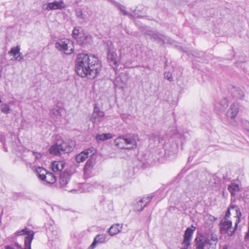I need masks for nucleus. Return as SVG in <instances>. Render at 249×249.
<instances>
[{"instance_id": "nucleus-1", "label": "nucleus", "mask_w": 249, "mask_h": 249, "mask_svg": "<svg viewBox=\"0 0 249 249\" xmlns=\"http://www.w3.org/2000/svg\"><path fill=\"white\" fill-rule=\"evenodd\" d=\"M101 69V63L95 55L83 53L78 55L75 71L81 77L93 79L100 72Z\"/></svg>"}, {"instance_id": "nucleus-2", "label": "nucleus", "mask_w": 249, "mask_h": 249, "mask_svg": "<svg viewBox=\"0 0 249 249\" xmlns=\"http://www.w3.org/2000/svg\"><path fill=\"white\" fill-rule=\"evenodd\" d=\"M75 145V142L72 140L57 141L49 147L48 151L51 155L60 156L72 151Z\"/></svg>"}, {"instance_id": "nucleus-3", "label": "nucleus", "mask_w": 249, "mask_h": 249, "mask_svg": "<svg viewBox=\"0 0 249 249\" xmlns=\"http://www.w3.org/2000/svg\"><path fill=\"white\" fill-rule=\"evenodd\" d=\"M236 213L238 218L236 220L235 227L234 228L232 227V222L231 221L224 219L221 220L220 224V229L221 233H227L230 236L233 235L240 221V217L241 216V213L239 209H236Z\"/></svg>"}, {"instance_id": "nucleus-4", "label": "nucleus", "mask_w": 249, "mask_h": 249, "mask_svg": "<svg viewBox=\"0 0 249 249\" xmlns=\"http://www.w3.org/2000/svg\"><path fill=\"white\" fill-rule=\"evenodd\" d=\"M55 47L59 51L67 54L73 52L74 47L72 42L69 39H61L55 43Z\"/></svg>"}, {"instance_id": "nucleus-5", "label": "nucleus", "mask_w": 249, "mask_h": 249, "mask_svg": "<svg viewBox=\"0 0 249 249\" xmlns=\"http://www.w3.org/2000/svg\"><path fill=\"white\" fill-rule=\"evenodd\" d=\"M18 235H24V249H31V245L34 236V232L28 228H25L18 232Z\"/></svg>"}, {"instance_id": "nucleus-6", "label": "nucleus", "mask_w": 249, "mask_h": 249, "mask_svg": "<svg viewBox=\"0 0 249 249\" xmlns=\"http://www.w3.org/2000/svg\"><path fill=\"white\" fill-rule=\"evenodd\" d=\"M239 105L236 102L233 103L227 112V119L230 120L231 124L233 126L236 125L235 118L239 111Z\"/></svg>"}, {"instance_id": "nucleus-7", "label": "nucleus", "mask_w": 249, "mask_h": 249, "mask_svg": "<svg viewBox=\"0 0 249 249\" xmlns=\"http://www.w3.org/2000/svg\"><path fill=\"white\" fill-rule=\"evenodd\" d=\"M146 35L151 39L158 43H170V39L165 36L155 31H148L146 32Z\"/></svg>"}, {"instance_id": "nucleus-8", "label": "nucleus", "mask_w": 249, "mask_h": 249, "mask_svg": "<svg viewBox=\"0 0 249 249\" xmlns=\"http://www.w3.org/2000/svg\"><path fill=\"white\" fill-rule=\"evenodd\" d=\"M66 7V5L62 0H53L52 2L44 4L43 6V10H62Z\"/></svg>"}, {"instance_id": "nucleus-9", "label": "nucleus", "mask_w": 249, "mask_h": 249, "mask_svg": "<svg viewBox=\"0 0 249 249\" xmlns=\"http://www.w3.org/2000/svg\"><path fill=\"white\" fill-rule=\"evenodd\" d=\"M107 61L110 65L114 69H117L119 66L118 56L113 48V47H109L107 50Z\"/></svg>"}, {"instance_id": "nucleus-10", "label": "nucleus", "mask_w": 249, "mask_h": 249, "mask_svg": "<svg viewBox=\"0 0 249 249\" xmlns=\"http://www.w3.org/2000/svg\"><path fill=\"white\" fill-rule=\"evenodd\" d=\"M76 17L79 20L86 21L91 15V11L88 8H77L75 10Z\"/></svg>"}, {"instance_id": "nucleus-11", "label": "nucleus", "mask_w": 249, "mask_h": 249, "mask_svg": "<svg viewBox=\"0 0 249 249\" xmlns=\"http://www.w3.org/2000/svg\"><path fill=\"white\" fill-rule=\"evenodd\" d=\"M27 156L28 158L24 160L29 164H34L39 161L42 158V154L35 151H29Z\"/></svg>"}, {"instance_id": "nucleus-12", "label": "nucleus", "mask_w": 249, "mask_h": 249, "mask_svg": "<svg viewBox=\"0 0 249 249\" xmlns=\"http://www.w3.org/2000/svg\"><path fill=\"white\" fill-rule=\"evenodd\" d=\"M229 90L231 95L236 100L242 99L245 96L244 91L240 88L231 86L229 88Z\"/></svg>"}, {"instance_id": "nucleus-13", "label": "nucleus", "mask_w": 249, "mask_h": 249, "mask_svg": "<svg viewBox=\"0 0 249 249\" xmlns=\"http://www.w3.org/2000/svg\"><path fill=\"white\" fill-rule=\"evenodd\" d=\"M124 139L126 149H131L136 147L137 142L133 135L131 134L125 135Z\"/></svg>"}, {"instance_id": "nucleus-14", "label": "nucleus", "mask_w": 249, "mask_h": 249, "mask_svg": "<svg viewBox=\"0 0 249 249\" xmlns=\"http://www.w3.org/2000/svg\"><path fill=\"white\" fill-rule=\"evenodd\" d=\"M104 116V112L100 110L98 107H95L94 108V111L90 117V120L93 123H96L100 122Z\"/></svg>"}, {"instance_id": "nucleus-15", "label": "nucleus", "mask_w": 249, "mask_h": 249, "mask_svg": "<svg viewBox=\"0 0 249 249\" xmlns=\"http://www.w3.org/2000/svg\"><path fill=\"white\" fill-rule=\"evenodd\" d=\"M94 154L93 150L90 149H87L76 155L75 160L77 162L81 163L84 162L87 159L89 155H92Z\"/></svg>"}, {"instance_id": "nucleus-16", "label": "nucleus", "mask_w": 249, "mask_h": 249, "mask_svg": "<svg viewBox=\"0 0 249 249\" xmlns=\"http://www.w3.org/2000/svg\"><path fill=\"white\" fill-rule=\"evenodd\" d=\"M106 235L105 234H98L94 238V240L88 249H94L98 244L104 243L106 241Z\"/></svg>"}, {"instance_id": "nucleus-17", "label": "nucleus", "mask_w": 249, "mask_h": 249, "mask_svg": "<svg viewBox=\"0 0 249 249\" xmlns=\"http://www.w3.org/2000/svg\"><path fill=\"white\" fill-rule=\"evenodd\" d=\"M195 242L196 245V249H204L205 246L209 243V240L205 239L204 236H197Z\"/></svg>"}, {"instance_id": "nucleus-18", "label": "nucleus", "mask_w": 249, "mask_h": 249, "mask_svg": "<svg viewBox=\"0 0 249 249\" xmlns=\"http://www.w3.org/2000/svg\"><path fill=\"white\" fill-rule=\"evenodd\" d=\"M82 29L81 27H75L72 31V36L76 39H79L78 41L81 42V43H83L86 37L83 36V34L82 33Z\"/></svg>"}, {"instance_id": "nucleus-19", "label": "nucleus", "mask_w": 249, "mask_h": 249, "mask_svg": "<svg viewBox=\"0 0 249 249\" xmlns=\"http://www.w3.org/2000/svg\"><path fill=\"white\" fill-rule=\"evenodd\" d=\"M123 228V224H115L112 225L108 230V234L110 236H114L120 232Z\"/></svg>"}, {"instance_id": "nucleus-20", "label": "nucleus", "mask_w": 249, "mask_h": 249, "mask_svg": "<svg viewBox=\"0 0 249 249\" xmlns=\"http://www.w3.org/2000/svg\"><path fill=\"white\" fill-rule=\"evenodd\" d=\"M71 178V175L68 172H64L61 174L59 179V183L61 187L64 188L66 187Z\"/></svg>"}, {"instance_id": "nucleus-21", "label": "nucleus", "mask_w": 249, "mask_h": 249, "mask_svg": "<svg viewBox=\"0 0 249 249\" xmlns=\"http://www.w3.org/2000/svg\"><path fill=\"white\" fill-rule=\"evenodd\" d=\"M65 163L63 160L55 161L52 164V168L53 172L61 171L63 169Z\"/></svg>"}, {"instance_id": "nucleus-22", "label": "nucleus", "mask_w": 249, "mask_h": 249, "mask_svg": "<svg viewBox=\"0 0 249 249\" xmlns=\"http://www.w3.org/2000/svg\"><path fill=\"white\" fill-rule=\"evenodd\" d=\"M114 137V135L110 133H103L98 134L96 136V139L97 142H103L110 139H111Z\"/></svg>"}, {"instance_id": "nucleus-23", "label": "nucleus", "mask_w": 249, "mask_h": 249, "mask_svg": "<svg viewBox=\"0 0 249 249\" xmlns=\"http://www.w3.org/2000/svg\"><path fill=\"white\" fill-rule=\"evenodd\" d=\"M228 106V101L226 98L222 99L218 105L215 106V109L219 111L224 110Z\"/></svg>"}, {"instance_id": "nucleus-24", "label": "nucleus", "mask_w": 249, "mask_h": 249, "mask_svg": "<svg viewBox=\"0 0 249 249\" xmlns=\"http://www.w3.org/2000/svg\"><path fill=\"white\" fill-rule=\"evenodd\" d=\"M205 239H208L209 240V245L210 247L213 248L215 247L218 241V239L216 235L213 233H212L210 235H208L207 236L205 237Z\"/></svg>"}, {"instance_id": "nucleus-25", "label": "nucleus", "mask_w": 249, "mask_h": 249, "mask_svg": "<svg viewBox=\"0 0 249 249\" xmlns=\"http://www.w3.org/2000/svg\"><path fill=\"white\" fill-rule=\"evenodd\" d=\"M192 228H187L183 235V239L191 241L193 233L196 230V228L194 226H192Z\"/></svg>"}, {"instance_id": "nucleus-26", "label": "nucleus", "mask_w": 249, "mask_h": 249, "mask_svg": "<svg viewBox=\"0 0 249 249\" xmlns=\"http://www.w3.org/2000/svg\"><path fill=\"white\" fill-rule=\"evenodd\" d=\"M115 146L121 149H125L124 135L118 137L114 140Z\"/></svg>"}, {"instance_id": "nucleus-27", "label": "nucleus", "mask_w": 249, "mask_h": 249, "mask_svg": "<svg viewBox=\"0 0 249 249\" xmlns=\"http://www.w3.org/2000/svg\"><path fill=\"white\" fill-rule=\"evenodd\" d=\"M63 109L56 107L51 110L50 115L53 119H57L61 116Z\"/></svg>"}, {"instance_id": "nucleus-28", "label": "nucleus", "mask_w": 249, "mask_h": 249, "mask_svg": "<svg viewBox=\"0 0 249 249\" xmlns=\"http://www.w3.org/2000/svg\"><path fill=\"white\" fill-rule=\"evenodd\" d=\"M49 184H53L56 181L55 176L53 173L48 172L47 175L44 177V179L42 180Z\"/></svg>"}, {"instance_id": "nucleus-29", "label": "nucleus", "mask_w": 249, "mask_h": 249, "mask_svg": "<svg viewBox=\"0 0 249 249\" xmlns=\"http://www.w3.org/2000/svg\"><path fill=\"white\" fill-rule=\"evenodd\" d=\"M36 171L38 175V178L41 180H43L44 177L48 173L45 168L40 166L36 168Z\"/></svg>"}, {"instance_id": "nucleus-30", "label": "nucleus", "mask_w": 249, "mask_h": 249, "mask_svg": "<svg viewBox=\"0 0 249 249\" xmlns=\"http://www.w3.org/2000/svg\"><path fill=\"white\" fill-rule=\"evenodd\" d=\"M228 191L231 196H234L239 190V186L235 183H232L228 186Z\"/></svg>"}, {"instance_id": "nucleus-31", "label": "nucleus", "mask_w": 249, "mask_h": 249, "mask_svg": "<svg viewBox=\"0 0 249 249\" xmlns=\"http://www.w3.org/2000/svg\"><path fill=\"white\" fill-rule=\"evenodd\" d=\"M0 110L1 112L5 114H8L12 111V109L10 108L9 105L6 103H3L0 105Z\"/></svg>"}, {"instance_id": "nucleus-32", "label": "nucleus", "mask_w": 249, "mask_h": 249, "mask_svg": "<svg viewBox=\"0 0 249 249\" xmlns=\"http://www.w3.org/2000/svg\"><path fill=\"white\" fill-rule=\"evenodd\" d=\"M95 162L92 159H89L86 163L84 171L85 172H87L89 171L93 167Z\"/></svg>"}, {"instance_id": "nucleus-33", "label": "nucleus", "mask_w": 249, "mask_h": 249, "mask_svg": "<svg viewBox=\"0 0 249 249\" xmlns=\"http://www.w3.org/2000/svg\"><path fill=\"white\" fill-rule=\"evenodd\" d=\"M145 199L140 200L136 204V209L137 211H142L143 210L145 206V204H144Z\"/></svg>"}, {"instance_id": "nucleus-34", "label": "nucleus", "mask_w": 249, "mask_h": 249, "mask_svg": "<svg viewBox=\"0 0 249 249\" xmlns=\"http://www.w3.org/2000/svg\"><path fill=\"white\" fill-rule=\"evenodd\" d=\"M20 48L19 46H17L16 47H13L11 49L9 53H11L14 57L20 53Z\"/></svg>"}, {"instance_id": "nucleus-35", "label": "nucleus", "mask_w": 249, "mask_h": 249, "mask_svg": "<svg viewBox=\"0 0 249 249\" xmlns=\"http://www.w3.org/2000/svg\"><path fill=\"white\" fill-rule=\"evenodd\" d=\"M191 241L183 239L181 243L182 247L180 249H188L189 247L191 245Z\"/></svg>"}, {"instance_id": "nucleus-36", "label": "nucleus", "mask_w": 249, "mask_h": 249, "mask_svg": "<svg viewBox=\"0 0 249 249\" xmlns=\"http://www.w3.org/2000/svg\"><path fill=\"white\" fill-rule=\"evenodd\" d=\"M235 209V211H236V209H239L236 206H231L228 209L226 213L225 214L224 220H228V217H230L231 213H230V209Z\"/></svg>"}, {"instance_id": "nucleus-37", "label": "nucleus", "mask_w": 249, "mask_h": 249, "mask_svg": "<svg viewBox=\"0 0 249 249\" xmlns=\"http://www.w3.org/2000/svg\"><path fill=\"white\" fill-rule=\"evenodd\" d=\"M164 78L167 80H168L169 81H173V77L172 74L171 72L169 71H166L164 73Z\"/></svg>"}, {"instance_id": "nucleus-38", "label": "nucleus", "mask_w": 249, "mask_h": 249, "mask_svg": "<svg viewBox=\"0 0 249 249\" xmlns=\"http://www.w3.org/2000/svg\"><path fill=\"white\" fill-rule=\"evenodd\" d=\"M177 145H175L174 149L171 152V153H170V150L168 149H166L165 151V154H168L170 155H172V154H175L177 153Z\"/></svg>"}, {"instance_id": "nucleus-39", "label": "nucleus", "mask_w": 249, "mask_h": 249, "mask_svg": "<svg viewBox=\"0 0 249 249\" xmlns=\"http://www.w3.org/2000/svg\"><path fill=\"white\" fill-rule=\"evenodd\" d=\"M120 9L124 15H128L131 18H133V16L132 14H128L127 13V11L124 9V6H121Z\"/></svg>"}, {"instance_id": "nucleus-40", "label": "nucleus", "mask_w": 249, "mask_h": 249, "mask_svg": "<svg viewBox=\"0 0 249 249\" xmlns=\"http://www.w3.org/2000/svg\"><path fill=\"white\" fill-rule=\"evenodd\" d=\"M153 196H154L152 195H150L146 197H143L142 199L145 200V201H144V204H145V205H146L147 203H148L149 202H150L151 200V199L153 198Z\"/></svg>"}, {"instance_id": "nucleus-41", "label": "nucleus", "mask_w": 249, "mask_h": 249, "mask_svg": "<svg viewBox=\"0 0 249 249\" xmlns=\"http://www.w3.org/2000/svg\"><path fill=\"white\" fill-rule=\"evenodd\" d=\"M243 126L245 129L249 131V122L246 120L242 121Z\"/></svg>"}, {"instance_id": "nucleus-42", "label": "nucleus", "mask_w": 249, "mask_h": 249, "mask_svg": "<svg viewBox=\"0 0 249 249\" xmlns=\"http://www.w3.org/2000/svg\"><path fill=\"white\" fill-rule=\"evenodd\" d=\"M149 139H150V140H156V139L159 140L158 135L155 134H151L150 136Z\"/></svg>"}, {"instance_id": "nucleus-43", "label": "nucleus", "mask_w": 249, "mask_h": 249, "mask_svg": "<svg viewBox=\"0 0 249 249\" xmlns=\"http://www.w3.org/2000/svg\"><path fill=\"white\" fill-rule=\"evenodd\" d=\"M18 55H16L15 57V59L16 60H17V61H21V60H22L23 59V56H21V54L20 53H18Z\"/></svg>"}, {"instance_id": "nucleus-44", "label": "nucleus", "mask_w": 249, "mask_h": 249, "mask_svg": "<svg viewBox=\"0 0 249 249\" xmlns=\"http://www.w3.org/2000/svg\"><path fill=\"white\" fill-rule=\"evenodd\" d=\"M5 141V137L2 134L0 133V142L2 143H4Z\"/></svg>"}, {"instance_id": "nucleus-45", "label": "nucleus", "mask_w": 249, "mask_h": 249, "mask_svg": "<svg viewBox=\"0 0 249 249\" xmlns=\"http://www.w3.org/2000/svg\"><path fill=\"white\" fill-rule=\"evenodd\" d=\"M8 105H9V107L10 106H13L14 105H15V101H10L8 104H7Z\"/></svg>"}, {"instance_id": "nucleus-46", "label": "nucleus", "mask_w": 249, "mask_h": 249, "mask_svg": "<svg viewBox=\"0 0 249 249\" xmlns=\"http://www.w3.org/2000/svg\"><path fill=\"white\" fill-rule=\"evenodd\" d=\"M5 249H14L13 248L10 247L9 245H7L5 247Z\"/></svg>"}, {"instance_id": "nucleus-47", "label": "nucleus", "mask_w": 249, "mask_h": 249, "mask_svg": "<svg viewBox=\"0 0 249 249\" xmlns=\"http://www.w3.org/2000/svg\"><path fill=\"white\" fill-rule=\"evenodd\" d=\"M2 211H1V212H0V223L1 222V215H2Z\"/></svg>"}, {"instance_id": "nucleus-48", "label": "nucleus", "mask_w": 249, "mask_h": 249, "mask_svg": "<svg viewBox=\"0 0 249 249\" xmlns=\"http://www.w3.org/2000/svg\"><path fill=\"white\" fill-rule=\"evenodd\" d=\"M16 245L18 248H20V249H22L21 246L18 245V244H16Z\"/></svg>"}, {"instance_id": "nucleus-49", "label": "nucleus", "mask_w": 249, "mask_h": 249, "mask_svg": "<svg viewBox=\"0 0 249 249\" xmlns=\"http://www.w3.org/2000/svg\"><path fill=\"white\" fill-rule=\"evenodd\" d=\"M214 184H215V182H214L213 184H211L210 186L212 187H213L214 186Z\"/></svg>"}, {"instance_id": "nucleus-50", "label": "nucleus", "mask_w": 249, "mask_h": 249, "mask_svg": "<svg viewBox=\"0 0 249 249\" xmlns=\"http://www.w3.org/2000/svg\"><path fill=\"white\" fill-rule=\"evenodd\" d=\"M181 207H182L183 210H185V209H187V207L184 205L183 206H181Z\"/></svg>"}, {"instance_id": "nucleus-51", "label": "nucleus", "mask_w": 249, "mask_h": 249, "mask_svg": "<svg viewBox=\"0 0 249 249\" xmlns=\"http://www.w3.org/2000/svg\"><path fill=\"white\" fill-rule=\"evenodd\" d=\"M65 190H67V191H69V192H71V191H72V190H71V189H69L68 188H66L65 189Z\"/></svg>"}, {"instance_id": "nucleus-52", "label": "nucleus", "mask_w": 249, "mask_h": 249, "mask_svg": "<svg viewBox=\"0 0 249 249\" xmlns=\"http://www.w3.org/2000/svg\"><path fill=\"white\" fill-rule=\"evenodd\" d=\"M136 11H137L136 10H134V16H136V15H137V14H136L137 12Z\"/></svg>"}, {"instance_id": "nucleus-53", "label": "nucleus", "mask_w": 249, "mask_h": 249, "mask_svg": "<svg viewBox=\"0 0 249 249\" xmlns=\"http://www.w3.org/2000/svg\"><path fill=\"white\" fill-rule=\"evenodd\" d=\"M222 249H228V247L226 246H224Z\"/></svg>"}, {"instance_id": "nucleus-54", "label": "nucleus", "mask_w": 249, "mask_h": 249, "mask_svg": "<svg viewBox=\"0 0 249 249\" xmlns=\"http://www.w3.org/2000/svg\"><path fill=\"white\" fill-rule=\"evenodd\" d=\"M4 149H5V151H6V152H7V149H6V148H5V147H4Z\"/></svg>"}, {"instance_id": "nucleus-55", "label": "nucleus", "mask_w": 249, "mask_h": 249, "mask_svg": "<svg viewBox=\"0 0 249 249\" xmlns=\"http://www.w3.org/2000/svg\"><path fill=\"white\" fill-rule=\"evenodd\" d=\"M186 196V195H183V196H182V197H184V196Z\"/></svg>"}, {"instance_id": "nucleus-56", "label": "nucleus", "mask_w": 249, "mask_h": 249, "mask_svg": "<svg viewBox=\"0 0 249 249\" xmlns=\"http://www.w3.org/2000/svg\"><path fill=\"white\" fill-rule=\"evenodd\" d=\"M190 158H191V157H189V160L190 159Z\"/></svg>"}]
</instances>
